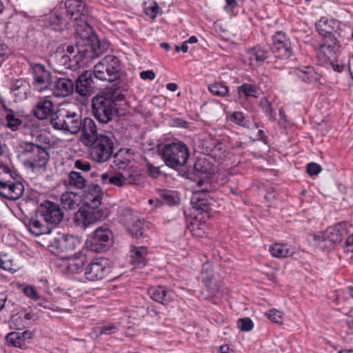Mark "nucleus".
Instances as JSON below:
<instances>
[{
    "instance_id": "3c124183",
    "label": "nucleus",
    "mask_w": 353,
    "mask_h": 353,
    "mask_svg": "<svg viewBox=\"0 0 353 353\" xmlns=\"http://www.w3.org/2000/svg\"><path fill=\"white\" fill-rule=\"evenodd\" d=\"M117 330L118 327L116 324H107L101 327L100 334H112Z\"/></svg>"
},
{
    "instance_id": "0e129e2a",
    "label": "nucleus",
    "mask_w": 353,
    "mask_h": 353,
    "mask_svg": "<svg viewBox=\"0 0 353 353\" xmlns=\"http://www.w3.org/2000/svg\"><path fill=\"white\" fill-rule=\"evenodd\" d=\"M175 50L177 52L183 51V52H187L188 50V45L187 42L184 41L181 46H176Z\"/></svg>"
},
{
    "instance_id": "338daca9",
    "label": "nucleus",
    "mask_w": 353,
    "mask_h": 353,
    "mask_svg": "<svg viewBox=\"0 0 353 353\" xmlns=\"http://www.w3.org/2000/svg\"><path fill=\"white\" fill-rule=\"evenodd\" d=\"M194 169L198 171V172H200L201 173H204L205 172H207V168H204L202 165H201V161H198L195 163L194 164Z\"/></svg>"
},
{
    "instance_id": "79ce46f5",
    "label": "nucleus",
    "mask_w": 353,
    "mask_h": 353,
    "mask_svg": "<svg viewBox=\"0 0 353 353\" xmlns=\"http://www.w3.org/2000/svg\"><path fill=\"white\" fill-rule=\"evenodd\" d=\"M6 340L8 343H10L14 347L21 349H25L26 347V342H24L23 339L21 338L20 332H12L9 333L6 336Z\"/></svg>"
},
{
    "instance_id": "ddd939ff",
    "label": "nucleus",
    "mask_w": 353,
    "mask_h": 353,
    "mask_svg": "<svg viewBox=\"0 0 353 353\" xmlns=\"http://www.w3.org/2000/svg\"><path fill=\"white\" fill-rule=\"evenodd\" d=\"M272 52L276 57L287 59L292 54L291 42L285 33L277 32L272 37Z\"/></svg>"
},
{
    "instance_id": "f8f14e48",
    "label": "nucleus",
    "mask_w": 353,
    "mask_h": 353,
    "mask_svg": "<svg viewBox=\"0 0 353 353\" xmlns=\"http://www.w3.org/2000/svg\"><path fill=\"white\" fill-rule=\"evenodd\" d=\"M46 240L51 251L56 253L72 251L77 247L78 240L73 236H68L61 233L48 234Z\"/></svg>"
},
{
    "instance_id": "f704fd0d",
    "label": "nucleus",
    "mask_w": 353,
    "mask_h": 353,
    "mask_svg": "<svg viewBox=\"0 0 353 353\" xmlns=\"http://www.w3.org/2000/svg\"><path fill=\"white\" fill-rule=\"evenodd\" d=\"M334 23V21L322 17L316 23V28L320 34L326 38L329 34H332L334 28L331 23Z\"/></svg>"
},
{
    "instance_id": "a19ab883",
    "label": "nucleus",
    "mask_w": 353,
    "mask_h": 353,
    "mask_svg": "<svg viewBox=\"0 0 353 353\" xmlns=\"http://www.w3.org/2000/svg\"><path fill=\"white\" fill-rule=\"evenodd\" d=\"M6 112V121L8 127L12 130H16L18 127L21 124V120L17 117L14 112L11 110H7L5 105L2 103Z\"/></svg>"
},
{
    "instance_id": "ea45409f",
    "label": "nucleus",
    "mask_w": 353,
    "mask_h": 353,
    "mask_svg": "<svg viewBox=\"0 0 353 353\" xmlns=\"http://www.w3.org/2000/svg\"><path fill=\"white\" fill-rule=\"evenodd\" d=\"M208 90L214 96L220 97H225L229 93V88L221 83H214L209 85Z\"/></svg>"
},
{
    "instance_id": "f03ea898",
    "label": "nucleus",
    "mask_w": 353,
    "mask_h": 353,
    "mask_svg": "<svg viewBox=\"0 0 353 353\" xmlns=\"http://www.w3.org/2000/svg\"><path fill=\"white\" fill-rule=\"evenodd\" d=\"M50 123L55 130L75 134L81 129L82 119L76 106L65 105L52 115Z\"/></svg>"
},
{
    "instance_id": "1a4fd4ad",
    "label": "nucleus",
    "mask_w": 353,
    "mask_h": 353,
    "mask_svg": "<svg viewBox=\"0 0 353 353\" xmlns=\"http://www.w3.org/2000/svg\"><path fill=\"white\" fill-rule=\"evenodd\" d=\"M113 241V233L107 225L98 228L91 234L86 245L89 250L95 252H105L110 248Z\"/></svg>"
},
{
    "instance_id": "a878e982",
    "label": "nucleus",
    "mask_w": 353,
    "mask_h": 353,
    "mask_svg": "<svg viewBox=\"0 0 353 353\" xmlns=\"http://www.w3.org/2000/svg\"><path fill=\"white\" fill-rule=\"evenodd\" d=\"M65 5L68 13L75 19L88 14L85 0H66Z\"/></svg>"
},
{
    "instance_id": "2f4dec72",
    "label": "nucleus",
    "mask_w": 353,
    "mask_h": 353,
    "mask_svg": "<svg viewBox=\"0 0 353 353\" xmlns=\"http://www.w3.org/2000/svg\"><path fill=\"white\" fill-rule=\"evenodd\" d=\"M28 85L23 79L15 81L11 85V91L13 94L19 100L27 98Z\"/></svg>"
},
{
    "instance_id": "09e8293b",
    "label": "nucleus",
    "mask_w": 353,
    "mask_h": 353,
    "mask_svg": "<svg viewBox=\"0 0 353 353\" xmlns=\"http://www.w3.org/2000/svg\"><path fill=\"white\" fill-rule=\"evenodd\" d=\"M74 168L83 172H88L90 171L92 168L90 162L84 159L75 160L74 161Z\"/></svg>"
},
{
    "instance_id": "c756f323",
    "label": "nucleus",
    "mask_w": 353,
    "mask_h": 353,
    "mask_svg": "<svg viewBox=\"0 0 353 353\" xmlns=\"http://www.w3.org/2000/svg\"><path fill=\"white\" fill-rule=\"evenodd\" d=\"M132 154L130 149L121 148L113 157V163L119 169H125L130 163Z\"/></svg>"
},
{
    "instance_id": "20e7f679",
    "label": "nucleus",
    "mask_w": 353,
    "mask_h": 353,
    "mask_svg": "<svg viewBox=\"0 0 353 353\" xmlns=\"http://www.w3.org/2000/svg\"><path fill=\"white\" fill-rule=\"evenodd\" d=\"M124 98V94L117 92L105 91L98 94L92 101L94 117L101 123H108L117 112V101H122Z\"/></svg>"
},
{
    "instance_id": "72a5a7b5",
    "label": "nucleus",
    "mask_w": 353,
    "mask_h": 353,
    "mask_svg": "<svg viewBox=\"0 0 353 353\" xmlns=\"http://www.w3.org/2000/svg\"><path fill=\"white\" fill-rule=\"evenodd\" d=\"M0 268L10 272H14L21 268L19 263L14 261L7 254H0Z\"/></svg>"
},
{
    "instance_id": "7c9ffc66",
    "label": "nucleus",
    "mask_w": 353,
    "mask_h": 353,
    "mask_svg": "<svg viewBox=\"0 0 353 353\" xmlns=\"http://www.w3.org/2000/svg\"><path fill=\"white\" fill-rule=\"evenodd\" d=\"M60 201L63 209L74 210L79 206L80 199L76 193L65 192L62 194Z\"/></svg>"
},
{
    "instance_id": "9d476101",
    "label": "nucleus",
    "mask_w": 353,
    "mask_h": 353,
    "mask_svg": "<svg viewBox=\"0 0 353 353\" xmlns=\"http://www.w3.org/2000/svg\"><path fill=\"white\" fill-rule=\"evenodd\" d=\"M90 154L92 159L99 163L107 161L112 156L114 143L111 137L108 134H99V137L90 145Z\"/></svg>"
},
{
    "instance_id": "de8ad7c7",
    "label": "nucleus",
    "mask_w": 353,
    "mask_h": 353,
    "mask_svg": "<svg viewBox=\"0 0 353 353\" xmlns=\"http://www.w3.org/2000/svg\"><path fill=\"white\" fill-rule=\"evenodd\" d=\"M237 326L242 331L249 332L252 330L254 323L250 318L244 317L237 321Z\"/></svg>"
},
{
    "instance_id": "864d4df0",
    "label": "nucleus",
    "mask_w": 353,
    "mask_h": 353,
    "mask_svg": "<svg viewBox=\"0 0 353 353\" xmlns=\"http://www.w3.org/2000/svg\"><path fill=\"white\" fill-rule=\"evenodd\" d=\"M307 171L310 176L317 175L321 171V168L316 163H310L307 164Z\"/></svg>"
},
{
    "instance_id": "5701e85b",
    "label": "nucleus",
    "mask_w": 353,
    "mask_h": 353,
    "mask_svg": "<svg viewBox=\"0 0 353 353\" xmlns=\"http://www.w3.org/2000/svg\"><path fill=\"white\" fill-rule=\"evenodd\" d=\"M88 259L85 254L79 252L77 254L69 256L65 261V267L71 273H79L83 270Z\"/></svg>"
},
{
    "instance_id": "58836bf2",
    "label": "nucleus",
    "mask_w": 353,
    "mask_h": 353,
    "mask_svg": "<svg viewBox=\"0 0 353 353\" xmlns=\"http://www.w3.org/2000/svg\"><path fill=\"white\" fill-rule=\"evenodd\" d=\"M296 74L304 81H312L318 79L314 68L311 67L299 68L297 70Z\"/></svg>"
},
{
    "instance_id": "6ab92c4d",
    "label": "nucleus",
    "mask_w": 353,
    "mask_h": 353,
    "mask_svg": "<svg viewBox=\"0 0 353 353\" xmlns=\"http://www.w3.org/2000/svg\"><path fill=\"white\" fill-rule=\"evenodd\" d=\"M76 92L81 97H88L94 92L92 73L85 71L77 79L75 84Z\"/></svg>"
},
{
    "instance_id": "49530a36",
    "label": "nucleus",
    "mask_w": 353,
    "mask_h": 353,
    "mask_svg": "<svg viewBox=\"0 0 353 353\" xmlns=\"http://www.w3.org/2000/svg\"><path fill=\"white\" fill-rule=\"evenodd\" d=\"M148 228V225L141 220L139 219L136 221V222L134 223V230H136L135 232H134V236L137 238L143 237Z\"/></svg>"
},
{
    "instance_id": "aec40b11",
    "label": "nucleus",
    "mask_w": 353,
    "mask_h": 353,
    "mask_svg": "<svg viewBox=\"0 0 353 353\" xmlns=\"http://www.w3.org/2000/svg\"><path fill=\"white\" fill-rule=\"evenodd\" d=\"M82 134L81 141L86 146L90 145L92 142L94 141L99 137L97 133V128L95 122L90 118L84 119L82 121Z\"/></svg>"
},
{
    "instance_id": "bf43d9fd",
    "label": "nucleus",
    "mask_w": 353,
    "mask_h": 353,
    "mask_svg": "<svg viewBox=\"0 0 353 353\" xmlns=\"http://www.w3.org/2000/svg\"><path fill=\"white\" fill-rule=\"evenodd\" d=\"M140 76L142 79H150L152 80L155 77V74L152 70L143 71L141 72Z\"/></svg>"
},
{
    "instance_id": "39448f33",
    "label": "nucleus",
    "mask_w": 353,
    "mask_h": 353,
    "mask_svg": "<svg viewBox=\"0 0 353 353\" xmlns=\"http://www.w3.org/2000/svg\"><path fill=\"white\" fill-rule=\"evenodd\" d=\"M121 64L119 59L114 55H107L94 67V77L101 81L112 82L117 79L119 81V90L128 91L129 85L125 84V79L119 72Z\"/></svg>"
},
{
    "instance_id": "e433bc0d",
    "label": "nucleus",
    "mask_w": 353,
    "mask_h": 353,
    "mask_svg": "<svg viewBox=\"0 0 353 353\" xmlns=\"http://www.w3.org/2000/svg\"><path fill=\"white\" fill-rule=\"evenodd\" d=\"M63 22V20L62 15L59 12H58V10L49 15L46 19L47 25L50 28L56 31L61 30L62 29Z\"/></svg>"
},
{
    "instance_id": "cd10ccee",
    "label": "nucleus",
    "mask_w": 353,
    "mask_h": 353,
    "mask_svg": "<svg viewBox=\"0 0 353 353\" xmlns=\"http://www.w3.org/2000/svg\"><path fill=\"white\" fill-rule=\"evenodd\" d=\"M202 194L203 193L200 192H194L191 199V203L194 209L200 210L201 213H205L207 214V217H209V212L212 210L211 205L208 199L201 197Z\"/></svg>"
},
{
    "instance_id": "dca6fc26",
    "label": "nucleus",
    "mask_w": 353,
    "mask_h": 353,
    "mask_svg": "<svg viewBox=\"0 0 353 353\" xmlns=\"http://www.w3.org/2000/svg\"><path fill=\"white\" fill-rule=\"evenodd\" d=\"M39 213L46 222L59 223L63 218V212L59 205L50 201H45L39 206Z\"/></svg>"
},
{
    "instance_id": "bb28decb",
    "label": "nucleus",
    "mask_w": 353,
    "mask_h": 353,
    "mask_svg": "<svg viewBox=\"0 0 353 353\" xmlns=\"http://www.w3.org/2000/svg\"><path fill=\"white\" fill-rule=\"evenodd\" d=\"M53 108L54 104L50 100L43 99L37 103L34 109V113L37 119L43 120L51 115Z\"/></svg>"
},
{
    "instance_id": "680f3d73",
    "label": "nucleus",
    "mask_w": 353,
    "mask_h": 353,
    "mask_svg": "<svg viewBox=\"0 0 353 353\" xmlns=\"http://www.w3.org/2000/svg\"><path fill=\"white\" fill-rule=\"evenodd\" d=\"M148 171L150 172V174L152 176V177H157L160 174V170H159V168L158 167H154L152 165H149L148 166Z\"/></svg>"
},
{
    "instance_id": "c03bdc74",
    "label": "nucleus",
    "mask_w": 353,
    "mask_h": 353,
    "mask_svg": "<svg viewBox=\"0 0 353 353\" xmlns=\"http://www.w3.org/2000/svg\"><path fill=\"white\" fill-rule=\"evenodd\" d=\"M22 292L30 299L34 301H39L40 296L36 290L35 288L31 285H21Z\"/></svg>"
},
{
    "instance_id": "c9c22d12",
    "label": "nucleus",
    "mask_w": 353,
    "mask_h": 353,
    "mask_svg": "<svg viewBox=\"0 0 353 353\" xmlns=\"http://www.w3.org/2000/svg\"><path fill=\"white\" fill-rule=\"evenodd\" d=\"M146 248L144 246L134 247V268H142L146 264Z\"/></svg>"
},
{
    "instance_id": "5fc2aeb1",
    "label": "nucleus",
    "mask_w": 353,
    "mask_h": 353,
    "mask_svg": "<svg viewBox=\"0 0 353 353\" xmlns=\"http://www.w3.org/2000/svg\"><path fill=\"white\" fill-rule=\"evenodd\" d=\"M225 6H224V10L229 14H233L234 9L237 7L238 3L236 0H225Z\"/></svg>"
},
{
    "instance_id": "7ed1b4c3",
    "label": "nucleus",
    "mask_w": 353,
    "mask_h": 353,
    "mask_svg": "<svg viewBox=\"0 0 353 353\" xmlns=\"http://www.w3.org/2000/svg\"><path fill=\"white\" fill-rule=\"evenodd\" d=\"M19 160L33 171H39L45 168L50 159L46 147L32 142H23L17 150Z\"/></svg>"
},
{
    "instance_id": "37998d69",
    "label": "nucleus",
    "mask_w": 353,
    "mask_h": 353,
    "mask_svg": "<svg viewBox=\"0 0 353 353\" xmlns=\"http://www.w3.org/2000/svg\"><path fill=\"white\" fill-rule=\"evenodd\" d=\"M159 6L152 0H148L145 3L144 10L147 15L151 18L154 19L159 13Z\"/></svg>"
},
{
    "instance_id": "603ef678",
    "label": "nucleus",
    "mask_w": 353,
    "mask_h": 353,
    "mask_svg": "<svg viewBox=\"0 0 353 353\" xmlns=\"http://www.w3.org/2000/svg\"><path fill=\"white\" fill-rule=\"evenodd\" d=\"M110 180V184L114 185L117 186H123L126 183V179L123 175L121 174L112 176Z\"/></svg>"
},
{
    "instance_id": "4c0bfd02",
    "label": "nucleus",
    "mask_w": 353,
    "mask_h": 353,
    "mask_svg": "<svg viewBox=\"0 0 353 353\" xmlns=\"http://www.w3.org/2000/svg\"><path fill=\"white\" fill-rule=\"evenodd\" d=\"M26 225L28 230L36 236L47 233V230L45 226L37 219L30 220Z\"/></svg>"
},
{
    "instance_id": "69168bd1",
    "label": "nucleus",
    "mask_w": 353,
    "mask_h": 353,
    "mask_svg": "<svg viewBox=\"0 0 353 353\" xmlns=\"http://www.w3.org/2000/svg\"><path fill=\"white\" fill-rule=\"evenodd\" d=\"M112 176H110L108 173H103L101 175V181L103 184H110V179Z\"/></svg>"
},
{
    "instance_id": "0eeeda50",
    "label": "nucleus",
    "mask_w": 353,
    "mask_h": 353,
    "mask_svg": "<svg viewBox=\"0 0 353 353\" xmlns=\"http://www.w3.org/2000/svg\"><path fill=\"white\" fill-rule=\"evenodd\" d=\"M347 234L348 223L341 222L327 228L325 231L318 234L310 235V241H312L314 245H320L321 243H325V246L331 247L340 243Z\"/></svg>"
},
{
    "instance_id": "4d7b16f0",
    "label": "nucleus",
    "mask_w": 353,
    "mask_h": 353,
    "mask_svg": "<svg viewBox=\"0 0 353 353\" xmlns=\"http://www.w3.org/2000/svg\"><path fill=\"white\" fill-rule=\"evenodd\" d=\"M162 196H163V198L164 199V200L165 201V202L168 205H174L177 202L176 198L173 196L172 193L170 192H166L163 193L162 194Z\"/></svg>"
},
{
    "instance_id": "13d9d810",
    "label": "nucleus",
    "mask_w": 353,
    "mask_h": 353,
    "mask_svg": "<svg viewBox=\"0 0 353 353\" xmlns=\"http://www.w3.org/2000/svg\"><path fill=\"white\" fill-rule=\"evenodd\" d=\"M8 53V48L5 45L0 44V65L6 60Z\"/></svg>"
},
{
    "instance_id": "e2e57ef3",
    "label": "nucleus",
    "mask_w": 353,
    "mask_h": 353,
    "mask_svg": "<svg viewBox=\"0 0 353 353\" xmlns=\"http://www.w3.org/2000/svg\"><path fill=\"white\" fill-rule=\"evenodd\" d=\"M8 296L5 293H0V312L5 307L6 303L7 301Z\"/></svg>"
},
{
    "instance_id": "8fccbe9b",
    "label": "nucleus",
    "mask_w": 353,
    "mask_h": 353,
    "mask_svg": "<svg viewBox=\"0 0 353 353\" xmlns=\"http://www.w3.org/2000/svg\"><path fill=\"white\" fill-rule=\"evenodd\" d=\"M230 121L243 126L247 124L245 118L241 112H234L230 116Z\"/></svg>"
},
{
    "instance_id": "a211bd4d",
    "label": "nucleus",
    "mask_w": 353,
    "mask_h": 353,
    "mask_svg": "<svg viewBox=\"0 0 353 353\" xmlns=\"http://www.w3.org/2000/svg\"><path fill=\"white\" fill-rule=\"evenodd\" d=\"M54 97L64 98L70 96L74 90V81L68 77H56L50 89Z\"/></svg>"
},
{
    "instance_id": "b1692460",
    "label": "nucleus",
    "mask_w": 353,
    "mask_h": 353,
    "mask_svg": "<svg viewBox=\"0 0 353 353\" xmlns=\"http://www.w3.org/2000/svg\"><path fill=\"white\" fill-rule=\"evenodd\" d=\"M270 56L269 50L263 47H255L248 52L250 64L254 67L261 65Z\"/></svg>"
},
{
    "instance_id": "052dcab7",
    "label": "nucleus",
    "mask_w": 353,
    "mask_h": 353,
    "mask_svg": "<svg viewBox=\"0 0 353 353\" xmlns=\"http://www.w3.org/2000/svg\"><path fill=\"white\" fill-rule=\"evenodd\" d=\"M210 269V264H205L203 268V272L202 274L205 276V279L210 281L212 279V274L211 273V271H208V270Z\"/></svg>"
},
{
    "instance_id": "473e14b6",
    "label": "nucleus",
    "mask_w": 353,
    "mask_h": 353,
    "mask_svg": "<svg viewBox=\"0 0 353 353\" xmlns=\"http://www.w3.org/2000/svg\"><path fill=\"white\" fill-rule=\"evenodd\" d=\"M238 95L239 98L248 99L250 97L257 98L260 95V90L254 85L243 83L238 88Z\"/></svg>"
},
{
    "instance_id": "f3484780",
    "label": "nucleus",
    "mask_w": 353,
    "mask_h": 353,
    "mask_svg": "<svg viewBox=\"0 0 353 353\" xmlns=\"http://www.w3.org/2000/svg\"><path fill=\"white\" fill-rule=\"evenodd\" d=\"M339 49V44L333 34H329L323 39V43L319 46L316 56L319 60L325 63L335 58L336 51Z\"/></svg>"
},
{
    "instance_id": "6e6552de",
    "label": "nucleus",
    "mask_w": 353,
    "mask_h": 353,
    "mask_svg": "<svg viewBox=\"0 0 353 353\" xmlns=\"http://www.w3.org/2000/svg\"><path fill=\"white\" fill-rule=\"evenodd\" d=\"M10 176V169L0 164V194L8 200H17L23 195L24 188L19 181H9Z\"/></svg>"
},
{
    "instance_id": "412c9836",
    "label": "nucleus",
    "mask_w": 353,
    "mask_h": 353,
    "mask_svg": "<svg viewBox=\"0 0 353 353\" xmlns=\"http://www.w3.org/2000/svg\"><path fill=\"white\" fill-rule=\"evenodd\" d=\"M148 294L155 301L163 305H167L171 302L174 296V293L163 286H154L149 288Z\"/></svg>"
},
{
    "instance_id": "4be33fe9",
    "label": "nucleus",
    "mask_w": 353,
    "mask_h": 353,
    "mask_svg": "<svg viewBox=\"0 0 353 353\" xmlns=\"http://www.w3.org/2000/svg\"><path fill=\"white\" fill-rule=\"evenodd\" d=\"M88 188L84 191V198L88 205L99 208L101 203L103 192L101 187L97 184L88 185Z\"/></svg>"
},
{
    "instance_id": "423d86ee",
    "label": "nucleus",
    "mask_w": 353,
    "mask_h": 353,
    "mask_svg": "<svg viewBox=\"0 0 353 353\" xmlns=\"http://www.w3.org/2000/svg\"><path fill=\"white\" fill-rule=\"evenodd\" d=\"M161 156L167 166L176 169L187 163L190 152L185 144L177 142L165 145L162 149Z\"/></svg>"
},
{
    "instance_id": "a18cd8bd",
    "label": "nucleus",
    "mask_w": 353,
    "mask_h": 353,
    "mask_svg": "<svg viewBox=\"0 0 353 353\" xmlns=\"http://www.w3.org/2000/svg\"><path fill=\"white\" fill-rule=\"evenodd\" d=\"M265 316L275 323L281 324L283 322V313L280 310L272 309L265 313Z\"/></svg>"
},
{
    "instance_id": "2eb2a0df",
    "label": "nucleus",
    "mask_w": 353,
    "mask_h": 353,
    "mask_svg": "<svg viewBox=\"0 0 353 353\" xmlns=\"http://www.w3.org/2000/svg\"><path fill=\"white\" fill-rule=\"evenodd\" d=\"M103 212L98 208L91 205L81 207L75 214V221L77 225L85 228L94 224L103 218Z\"/></svg>"
},
{
    "instance_id": "c85d7f7f",
    "label": "nucleus",
    "mask_w": 353,
    "mask_h": 353,
    "mask_svg": "<svg viewBox=\"0 0 353 353\" xmlns=\"http://www.w3.org/2000/svg\"><path fill=\"white\" fill-rule=\"evenodd\" d=\"M271 255L276 258H285L291 256L294 253V249L288 244L274 243L269 247Z\"/></svg>"
},
{
    "instance_id": "f257e3e1",
    "label": "nucleus",
    "mask_w": 353,
    "mask_h": 353,
    "mask_svg": "<svg viewBox=\"0 0 353 353\" xmlns=\"http://www.w3.org/2000/svg\"><path fill=\"white\" fill-rule=\"evenodd\" d=\"M109 48L108 42L101 41L97 35L92 34L87 39L85 48L78 49V55L74 56L72 59L69 54L63 51H57L51 56V61L59 65H63L66 68L76 70L79 68V62L83 58L95 59L105 53Z\"/></svg>"
},
{
    "instance_id": "6e6d98bb",
    "label": "nucleus",
    "mask_w": 353,
    "mask_h": 353,
    "mask_svg": "<svg viewBox=\"0 0 353 353\" xmlns=\"http://www.w3.org/2000/svg\"><path fill=\"white\" fill-rule=\"evenodd\" d=\"M260 105L263 110H264V112L266 113V114L268 116H271L272 109L271 108L270 102L268 100V99L265 97L262 98L261 100Z\"/></svg>"
},
{
    "instance_id": "393cba45",
    "label": "nucleus",
    "mask_w": 353,
    "mask_h": 353,
    "mask_svg": "<svg viewBox=\"0 0 353 353\" xmlns=\"http://www.w3.org/2000/svg\"><path fill=\"white\" fill-rule=\"evenodd\" d=\"M65 185L70 189L82 190L87 188L88 181L85 176L79 172L71 171L69 172Z\"/></svg>"
},
{
    "instance_id": "4468645a",
    "label": "nucleus",
    "mask_w": 353,
    "mask_h": 353,
    "mask_svg": "<svg viewBox=\"0 0 353 353\" xmlns=\"http://www.w3.org/2000/svg\"><path fill=\"white\" fill-rule=\"evenodd\" d=\"M110 266L106 259L98 258L86 267L85 275L87 279L94 281L101 280L109 273Z\"/></svg>"
},
{
    "instance_id": "774afa93",
    "label": "nucleus",
    "mask_w": 353,
    "mask_h": 353,
    "mask_svg": "<svg viewBox=\"0 0 353 353\" xmlns=\"http://www.w3.org/2000/svg\"><path fill=\"white\" fill-rule=\"evenodd\" d=\"M21 336L25 342L26 339H30L32 337V333L28 330H26L23 332L21 333Z\"/></svg>"
},
{
    "instance_id": "9b49d317",
    "label": "nucleus",
    "mask_w": 353,
    "mask_h": 353,
    "mask_svg": "<svg viewBox=\"0 0 353 353\" xmlns=\"http://www.w3.org/2000/svg\"><path fill=\"white\" fill-rule=\"evenodd\" d=\"M30 67L33 77V89L40 93L50 90L52 83L51 72L41 63H30Z\"/></svg>"
}]
</instances>
